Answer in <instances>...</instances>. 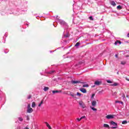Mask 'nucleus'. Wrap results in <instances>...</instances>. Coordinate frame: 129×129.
Segmentation results:
<instances>
[{
    "label": "nucleus",
    "mask_w": 129,
    "mask_h": 129,
    "mask_svg": "<svg viewBox=\"0 0 129 129\" xmlns=\"http://www.w3.org/2000/svg\"><path fill=\"white\" fill-rule=\"evenodd\" d=\"M80 91H81V92H82L83 93H86V92H87V91H86V89L82 88L80 89Z\"/></svg>",
    "instance_id": "obj_7"
},
{
    "label": "nucleus",
    "mask_w": 129,
    "mask_h": 129,
    "mask_svg": "<svg viewBox=\"0 0 129 129\" xmlns=\"http://www.w3.org/2000/svg\"><path fill=\"white\" fill-rule=\"evenodd\" d=\"M106 117L108 119H110L111 118H113V115H108L106 116Z\"/></svg>",
    "instance_id": "obj_8"
},
{
    "label": "nucleus",
    "mask_w": 129,
    "mask_h": 129,
    "mask_svg": "<svg viewBox=\"0 0 129 129\" xmlns=\"http://www.w3.org/2000/svg\"><path fill=\"white\" fill-rule=\"evenodd\" d=\"M111 86H117V85H118V84L117 83H114L113 84L111 85Z\"/></svg>",
    "instance_id": "obj_15"
},
{
    "label": "nucleus",
    "mask_w": 129,
    "mask_h": 129,
    "mask_svg": "<svg viewBox=\"0 0 129 129\" xmlns=\"http://www.w3.org/2000/svg\"><path fill=\"white\" fill-rule=\"evenodd\" d=\"M118 44V40H117L116 42H115L114 44L115 45H117Z\"/></svg>",
    "instance_id": "obj_31"
},
{
    "label": "nucleus",
    "mask_w": 129,
    "mask_h": 129,
    "mask_svg": "<svg viewBox=\"0 0 129 129\" xmlns=\"http://www.w3.org/2000/svg\"><path fill=\"white\" fill-rule=\"evenodd\" d=\"M25 129H29V127H25Z\"/></svg>",
    "instance_id": "obj_43"
},
{
    "label": "nucleus",
    "mask_w": 129,
    "mask_h": 129,
    "mask_svg": "<svg viewBox=\"0 0 129 129\" xmlns=\"http://www.w3.org/2000/svg\"><path fill=\"white\" fill-rule=\"evenodd\" d=\"M43 101H44V100H42L41 102L38 105V106H41V105H42V104H43Z\"/></svg>",
    "instance_id": "obj_20"
},
{
    "label": "nucleus",
    "mask_w": 129,
    "mask_h": 129,
    "mask_svg": "<svg viewBox=\"0 0 129 129\" xmlns=\"http://www.w3.org/2000/svg\"><path fill=\"white\" fill-rule=\"evenodd\" d=\"M94 96H95V94H93L92 95V98H93Z\"/></svg>",
    "instance_id": "obj_35"
},
{
    "label": "nucleus",
    "mask_w": 129,
    "mask_h": 129,
    "mask_svg": "<svg viewBox=\"0 0 129 129\" xmlns=\"http://www.w3.org/2000/svg\"><path fill=\"white\" fill-rule=\"evenodd\" d=\"M27 98H28V99H30V98H32V95H29Z\"/></svg>",
    "instance_id": "obj_27"
},
{
    "label": "nucleus",
    "mask_w": 129,
    "mask_h": 129,
    "mask_svg": "<svg viewBox=\"0 0 129 129\" xmlns=\"http://www.w3.org/2000/svg\"><path fill=\"white\" fill-rule=\"evenodd\" d=\"M27 111L28 113H32V112L33 111H34V110H33V108H29L27 109Z\"/></svg>",
    "instance_id": "obj_6"
},
{
    "label": "nucleus",
    "mask_w": 129,
    "mask_h": 129,
    "mask_svg": "<svg viewBox=\"0 0 129 129\" xmlns=\"http://www.w3.org/2000/svg\"><path fill=\"white\" fill-rule=\"evenodd\" d=\"M92 106H96V101H93L92 102Z\"/></svg>",
    "instance_id": "obj_9"
},
{
    "label": "nucleus",
    "mask_w": 129,
    "mask_h": 129,
    "mask_svg": "<svg viewBox=\"0 0 129 129\" xmlns=\"http://www.w3.org/2000/svg\"><path fill=\"white\" fill-rule=\"evenodd\" d=\"M72 83L73 84H76L77 83H82V84H84V82H81L80 81H72Z\"/></svg>",
    "instance_id": "obj_4"
},
{
    "label": "nucleus",
    "mask_w": 129,
    "mask_h": 129,
    "mask_svg": "<svg viewBox=\"0 0 129 129\" xmlns=\"http://www.w3.org/2000/svg\"><path fill=\"white\" fill-rule=\"evenodd\" d=\"M18 119L19 120H20V121H23V118L21 117H19Z\"/></svg>",
    "instance_id": "obj_24"
},
{
    "label": "nucleus",
    "mask_w": 129,
    "mask_h": 129,
    "mask_svg": "<svg viewBox=\"0 0 129 129\" xmlns=\"http://www.w3.org/2000/svg\"><path fill=\"white\" fill-rule=\"evenodd\" d=\"M117 10H121V9H122V8L120 6V5H119L117 7Z\"/></svg>",
    "instance_id": "obj_17"
},
{
    "label": "nucleus",
    "mask_w": 129,
    "mask_h": 129,
    "mask_svg": "<svg viewBox=\"0 0 129 129\" xmlns=\"http://www.w3.org/2000/svg\"><path fill=\"white\" fill-rule=\"evenodd\" d=\"M89 19L91 21H93V17H92V16H90L89 17Z\"/></svg>",
    "instance_id": "obj_26"
},
{
    "label": "nucleus",
    "mask_w": 129,
    "mask_h": 129,
    "mask_svg": "<svg viewBox=\"0 0 129 129\" xmlns=\"http://www.w3.org/2000/svg\"><path fill=\"white\" fill-rule=\"evenodd\" d=\"M91 109H92V110H94V111L97 110L96 108H95L94 107H91Z\"/></svg>",
    "instance_id": "obj_23"
},
{
    "label": "nucleus",
    "mask_w": 129,
    "mask_h": 129,
    "mask_svg": "<svg viewBox=\"0 0 129 129\" xmlns=\"http://www.w3.org/2000/svg\"><path fill=\"white\" fill-rule=\"evenodd\" d=\"M59 92H61V91H59L58 90H53L52 91V93L55 94V93H59Z\"/></svg>",
    "instance_id": "obj_10"
},
{
    "label": "nucleus",
    "mask_w": 129,
    "mask_h": 129,
    "mask_svg": "<svg viewBox=\"0 0 129 129\" xmlns=\"http://www.w3.org/2000/svg\"><path fill=\"white\" fill-rule=\"evenodd\" d=\"M95 86H93L92 87H94Z\"/></svg>",
    "instance_id": "obj_46"
},
{
    "label": "nucleus",
    "mask_w": 129,
    "mask_h": 129,
    "mask_svg": "<svg viewBox=\"0 0 129 129\" xmlns=\"http://www.w3.org/2000/svg\"><path fill=\"white\" fill-rule=\"evenodd\" d=\"M102 92H103V90H102L101 91H100L99 92V94H101V93H102Z\"/></svg>",
    "instance_id": "obj_29"
},
{
    "label": "nucleus",
    "mask_w": 129,
    "mask_h": 129,
    "mask_svg": "<svg viewBox=\"0 0 129 129\" xmlns=\"http://www.w3.org/2000/svg\"><path fill=\"white\" fill-rule=\"evenodd\" d=\"M115 56L117 57V54H115Z\"/></svg>",
    "instance_id": "obj_44"
},
{
    "label": "nucleus",
    "mask_w": 129,
    "mask_h": 129,
    "mask_svg": "<svg viewBox=\"0 0 129 129\" xmlns=\"http://www.w3.org/2000/svg\"><path fill=\"white\" fill-rule=\"evenodd\" d=\"M126 80H127V81H129V78H125Z\"/></svg>",
    "instance_id": "obj_37"
},
{
    "label": "nucleus",
    "mask_w": 129,
    "mask_h": 129,
    "mask_svg": "<svg viewBox=\"0 0 129 129\" xmlns=\"http://www.w3.org/2000/svg\"><path fill=\"white\" fill-rule=\"evenodd\" d=\"M107 83H112V82H111V81H110V80H107Z\"/></svg>",
    "instance_id": "obj_28"
},
{
    "label": "nucleus",
    "mask_w": 129,
    "mask_h": 129,
    "mask_svg": "<svg viewBox=\"0 0 129 129\" xmlns=\"http://www.w3.org/2000/svg\"><path fill=\"white\" fill-rule=\"evenodd\" d=\"M126 97H127V95H126Z\"/></svg>",
    "instance_id": "obj_48"
},
{
    "label": "nucleus",
    "mask_w": 129,
    "mask_h": 129,
    "mask_svg": "<svg viewBox=\"0 0 129 129\" xmlns=\"http://www.w3.org/2000/svg\"><path fill=\"white\" fill-rule=\"evenodd\" d=\"M45 123H46V126H47V127H48L49 129H52V127H51V126H50V124H49L48 122H45Z\"/></svg>",
    "instance_id": "obj_11"
},
{
    "label": "nucleus",
    "mask_w": 129,
    "mask_h": 129,
    "mask_svg": "<svg viewBox=\"0 0 129 129\" xmlns=\"http://www.w3.org/2000/svg\"><path fill=\"white\" fill-rule=\"evenodd\" d=\"M115 103H120V101H115Z\"/></svg>",
    "instance_id": "obj_32"
},
{
    "label": "nucleus",
    "mask_w": 129,
    "mask_h": 129,
    "mask_svg": "<svg viewBox=\"0 0 129 129\" xmlns=\"http://www.w3.org/2000/svg\"><path fill=\"white\" fill-rule=\"evenodd\" d=\"M31 106L33 108L35 107L36 106V103L35 102H32Z\"/></svg>",
    "instance_id": "obj_14"
},
{
    "label": "nucleus",
    "mask_w": 129,
    "mask_h": 129,
    "mask_svg": "<svg viewBox=\"0 0 129 129\" xmlns=\"http://www.w3.org/2000/svg\"><path fill=\"white\" fill-rule=\"evenodd\" d=\"M120 103H121V104H123V102H122V101H121V102H120Z\"/></svg>",
    "instance_id": "obj_40"
},
{
    "label": "nucleus",
    "mask_w": 129,
    "mask_h": 129,
    "mask_svg": "<svg viewBox=\"0 0 129 129\" xmlns=\"http://www.w3.org/2000/svg\"><path fill=\"white\" fill-rule=\"evenodd\" d=\"M122 97H123V98H125V95H123V96H122Z\"/></svg>",
    "instance_id": "obj_38"
},
{
    "label": "nucleus",
    "mask_w": 129,
    "mask_h": 129,
    "mask_svg": "<svg viewBox=\"0 0 129 129\" xmlns=\"http://www.w3.org/2000/svg\"><path fill=\"white\" fill-rule=\"evenodd\" d=\"M49 89V87H45L43 88L44 91H48V90Z\"/></svg>",
    "instance_id": "obj_13"
},
{
    "label": "nucleus",
    "mask_w": 129,
    "mask_h": 129,
    "mask_svg": "<svg viewBox=\"0 0 129 129\" xmlns=\"http://www.w3.org/2000/svg\"><path fill=\"white\" fill-rule=\"evenodd\" d=\"M102 82L101 81H96L94 82V84L95 85H97V86H99V85H101Z\"/></svg>",
    "instance_id": "obj_3"
},
{
    "label": "nucleus",
    "mask_w": 129,
    "mask_h": 129,
    "mask_svg": "<svg viewBox=\"0 0 129 129\" xmlns=\"http://www.w3.org/2000/svg\"><path fill=\"white\" fill-rule=\"evenodd\" d=\"M27 119L29 120L30 119V117H29V116H27Z\"/></svg>",
    "instance_id": "obj_36"
},
{
    "label": "nucleus",
    "mask_w": 129,
    "mask_h": 129,
    "mask_svg": "<svg viewBox=\"0 0 129 129\" xmlns=\"http://www.w3.org/2000/svg\"><path fill=\"white\" fill-rule=\"evenodd\" d=\"M127 123V121L126 120H124L122 122V124H126Z\"/></svg>",
    "instance_id": "obj_16"
},
{
    "label": "nucleus",
    "mask_w": 129,
    "mask_h": 129,
    "mask_svg": "<svg viewBox=\"0 0 129 129\" xmlns=\"http://www.w3.org/2000/svg\"><path fill=\"white\" fill-rule=\"evenodd\" d=\"M52 72L53 73V72H54V71H52Z\"/></svg>",
    "instance_id": "obj_47"
},
{
    "label": "nucleus",
    "mask_w": 129,
    "mask_h": 129,
    "mask_svg": "<svg viewBox=\"0 0 129 129\" xmlns=\"http://www.w3.org/2000/svg\"><path fill=\"white\" fill-rule=\"evenodd\" d=\"M77 120H78V121H80V120H81V118H77Z\"/></svg>",
    "instance_id": "obj_34"
},
{
    "label": "nucleus",
    "mask_w": 129,
    "mask_h": 129,
    "mask_svg": "<svg viewBox=\"0 0 129 129\" xmlns=\"http://www.w3.org/2000/svg\"><path fill=\"white\" fill-rule=\"evenodd\" d=\"M77 95H78V96H81V94L79 92H77Z\"/></svg>",
    "instance_id": "obj_25"
},
{
    "label": "nucleus",
    "mask_w": 129,
    "mask_h": 129,
    "mask_svg": "<svg viewBox=\"0 0 129 129\" xmlns=\"http://www.w3.org/2000/svg\"><path fill=\"white\" fill-rule=\"evenodd\" d=\"M118 43L119 44H121V41H118Z\"/></svg>",
    "instance_id": "obj_41"
},
{
    "label": "nucleus",
    "mask_w": 129,
    "mask_h": 129,
    "mask_svg": "<svg viewBox=\"0 0 129 129\" xmlns=\"http://www.w3.org/2000/svg\"><path fill=\"white\" fill-rule=\"evenodd\" d=\"M70 95H71V96H72V97H75V96H76V95H74V94H72V93H70Z\"/></svg>",
    "instance_id": "obj_21"
},
{
    "label": "nucleus",
    "mask_w": 129,
    "mask_h": 129,
    "mask_svg": "<svg viewBox=\"0 0 129 129\" xmlns=\"http://www.w3.org/2000/svg\"><path fill=\"white\" fill-rule=\"evenodd\" d=\"M126 62L125 61H121V65H125V63Z\"/></svg>",
    "instance_id": "obj_18"
},
{
    "label": "nucleus",
    "mask_w": 129,
    "mask_h": 129,
    "mask_svg": "<svg viewBox=\"0 0 129 129\" xmlns=\"http://www.w3.org/2000/svg\"><path fill=\"white\" fill-rule=\"evenodd\" d=\"M103 127H106L107 128H110L109 125L107 124H103Z\"/></svg>",
    "instance_id": "obj_12"
},
{
    "label": "nucleus",
    "mask_w": 129,
    "mask_h": 129,
    "mask_svg": "<svg viewBox=\"0 0 129 129\" xmlns=\"http://www.w3.org/2000/svg\"><path fill=\"white\" fill-rule=\"evenodd\" d=\"M117 93V92H115L113 94V95H115Z\"/></svg>",
    "instance_id": "obj_39"
},
{
    "label": "nucleus",
    "mask_w": 129,
    "mask_h": 129,
    "mask_svg": "<svg viewBox=\"0 0 129 129\" xmlns=\"http://www.w3.org/2000/svg\"><path fill=\"white\" fill-rule=\"evenodd\" d=\"M111 125H113V126L111 127V128H117V123L113 121H112L110 122Z\"/></svg>",
    "instance_id": "obj_1"
},
{
    "label": "nucleus",
    "mask_w": 129,
    "mask_h": 129,
    "mask_svg": "<svg viewBox=\"0 0 129 129\" xmlns=\"http://www.w3.org/2000/svg\"><path fill=\"white\" fill-rule=\"evenodd\" d=\"M79 104L82 108H85L86 107V105H85V103L83 102L82 101H79Z\"/></svg>",
    "instance_id": "obj_2"
},
{
    "label": "nucleus",
    "mask_w": 129,
    "mask_h": 129,
    "mask_svg": "<svg viewBox=\"0 0 129 129\" xmlns=\"http://www.w3.org/2000/svg\"><path fill=\"white\" fill-rule=\"evenodd\" d=\"M83 87H89V85L88 84L83 85Z\"/></svg>",
    "instance_id": "obj_19"
},
{
    "label": "nucleus",
    "mask_w": 129,
    "mask_h": 129,
    "mask_svg": "<svg viewBox=\"0 0 129 129\" xmlns=\"http://www.w3.org/2000/svg\"><path fill=\"white\" fill-rule=\"evenodd\" d=\"M28 108H31V104H29L28 105L27 109H28Z\"/></svg>",
    "instance_id": "obj_30"
},
{
    "label": "nucleus",
    "mask_w": 129,
    "mask_h": 129,
    "mask_svg": "<svg viewBox=\"0 0 129 129\" xmlns=\"http://www.w3.org/2000/svg\"><path fill=\"white\" fill-rule=\"evenodd\" d=\"M85 116H83L82 117H81V119H83V118H85Z\"/></svg>",
    "instance_id": "obj_33"
},
{
    "label": "nucleus",
    "mask_w": 129,
    "mask_h": 129,
    "mask_svg": "<svg viewBox=\"0 0 129 129\" xmlns=\"http://www.w3.org/2000/svg\"><path fill=\"white\" fill-rule=\"evenodd\" d=\"M127 37H128L129 38V33L127 34Z\"/></svg>",
    "instance_id": "obj_42"
},
{
    "label": "nucleus",
    "mask_w": 129,
    "mask_h": 129,
    "mask_svg": "<svg viewBox=\"0 0 129 129\" xmlns=\"http://www.w3.org/2000/svg\"><path fill=\"white\" fill-rule=\"evenodd\" d=\"M80 64H82V62H79Z\"/></svg>",
    "instance_id": "obj_45"
},
{
    "label": "nucleus",
    "mask_w": 129,
    "mask_h": 129,
    "mask_svg": "<svg viewBox=\"0 0 129 129\" xmlns=\"http://www.w3.org/2000/svg\"><path fill=\"white\" fill-rule=\"evenodd\" d=\"M110 4L111 6H112L113 7H115V6H116V4L115 3V2L113 1H110Z\"/></svg>",
    "instance_id": "obj_5"
},
{
    "label": "nucleus",
    "mask_w": 129,
    "mask_h": 129,
    "mask_svg": "<svg viewBox=\"0 0 129 129\" xmlns=\"http://www.w3.org/2000/svg\"><path fill=\"white\" fill-rule=\"evenodd\" d=\"M79 45H80V43L77 42L75 45V47H78V46H79Z\"/></svg>",
    "instance_id": "obj_22"
}]
</instances>
